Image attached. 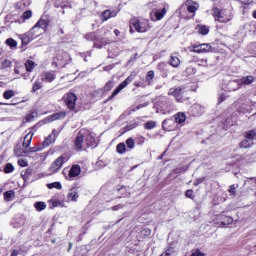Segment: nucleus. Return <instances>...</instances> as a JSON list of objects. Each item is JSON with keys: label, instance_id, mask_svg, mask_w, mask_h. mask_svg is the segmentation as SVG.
<instances>
[{"label": "nucleus", "instance_id": "1", "mask_svg": "<svg viewBox=\"0 0 256 256\" xmlns=\"http://www.w3.org/2000/svg\"><path fill=\"white\" fill-rule=\"evenodd\" d=\"M95 143V133L82 129L74 140V147L77 151H81L83 149H87V147H93Z\"/></svg>", "mask_w": 256, "mask_h": 256}, {"label": "nucleus", "instance_id": "2", "mask_svg": "<svg viewBox=\"0 0 256 256\" xmlns=\"http://www.w3.org/2000/svg\"><path fill=\"white\" fill-rule=\"evenodd\" d=\"M156 107L161 113H163V115H167L175 109L173 102H171L167 96L158 97L156 101Z\"/></svg>", "mask_w": 256, "mask_h": 256}, {"label": "nucleus", "instance_id": "3", "mask_svg": "<svg viewBox=\"0 0 256 256\" xmlns=\"http://www.w3.org/2000/svg\"><path fill=\"white\" fill-rule=\"evenodd\" d=\"M213 15L215 21H218V23H229V21L233 19V15L231 14V12L227 10H221L219 8L213 9Z\"/></svg>", "mask_w": 256, "mask_h": 256}, {"label": "nucleus", "instance_id": "4", "mask_svg": "<svg viewBox=\"0 0 256 256\" xmlns=\"http://www.w3.org/2000/svg\"><path fill=\"white\" fill-rule=\"evenodd\" d=\"M130 25L131 27H134L135 31H137V33H147V31H149V22L147 21H141L137 18H133L130 21Z\"/></svg>", "mask_w": 256, "mask_h": 256}, {"label": "nucleus", "instance_id": "5", "mask_svg": "<svg viewBox=\"0 0 256 256\" xmlns=\"http://www.w3.org/2000/svg\"><path fill=\"white\" fill-rule=\"evenodd\" d=\"M186 93L187 91L185 90V87L180 86L176 88H171L168 92V95H172V97H175L178 103H183V101H185L186 99L185 97Z\"/></svg>", "mask_w": 256, "mask_h": 256}, {"label": "nucleus", "instance_id": "6", "mask_svg": "<svg viewBox=\"0 0 256 256\" xmlns=\"http://www.w3.org/2000/svg\"><path fill=\"white\" fill-rule=\"evenodd\" d=\"M134 79L135 75L131 74L130 76H128L122 83H120L115 88L112 94L108 97V101H111V99L117 97V95H119V93H121V91H123V89H125V87H127V85H129V83H131Z\"/></svg>", "mask_w": 256, "mask_h": 256}, {"label": "nucleus", "instance_id": "7", "mask_svg": "<svg viewBox=\"0 0 256 256\" xmlns=\"http://www.w3.org/2000/svg\"><path fill=\"white\" fill-rule=\"evenodd\" d=\"M69 161V158L65 155H61L58 157L50 166L49 171L51 173H57L61 167H63L64 163H67Z\"/></svg>", "mask_w": 256, "mask_h": 256}, {"label": "nucleus", "instance_id": "8", "mask_svg": "<svg viewBox=\"0 0 256 256\" xmlns=\"http://www.w3.org/2000/svg\"><path fill=\"white\" fill-rule=\"evenodd\" d=\"M56 65L59 67H65L68 63H71V56L67 52H59L56 56Z\"/></svg>", "mask_w": 256, "mask_h": 256}, {"label": "nucleus", "instance_id": "9", "mask_svg": "<svg viewBox=\"0 0 256 256\" xmlns=\"http://www.w3.org/2000/svg\"><path fill=\"white\" fill-rule=\"evenodd\" d=\"M39 37V34H35V32L31 29L30 31L26 32L25 34L20 35V40L22 41L23 46H27V44L30 41H33V39H37Z\"/></svg>", "mask_w": 256, "mask_h": 256}, {"label": "nucleus", "instance_id": "10", "mask_svg": "<svg viewBox=\"0 0 256 256\" xmlns=\"http://www.w3.org/2000/svg\"><path fill=\"white\" fill-rule=\"evenodd\" d=\"M77 103V95H75L73 92H70L65 97V105L70 109V111H73L75 109V105Z\"/></svg>", "mask_w": 256, "mask_h": 256}, {"label": "nucleus", "instance_id": "11", "mask_svg": "<svg viewBox=\"0 0 256 256\" xmlns=\"http://www.w3.org/2000/svg\"><path fill=\"white\" fill-rule=\"evenodd\" d=\"M211 49L212 47L210 44L204 43L192 46V49H190V51L192 53H210Z\"/></svg>", "mask_w": 256, "mask_h": 256}, {"label": "nucleus", "instance_id": "12", "mask_svg": "<svg viewBox=\"0 0 256 256\" xmlns=\"http://www.w3.org/2000/svg\"><path fill=\"white\" fill-rule=\"evenodd\" d=\"M188 112L190 113V115H192V117H199L200 115H203V113H205V107L196 103L189 108Z\"/></svg>", "mask_w": 256, "mask_h": 256}, {"label": "nucleus", "instance_id": "13", "mask_svg": "<svg viewBox=\"0 0 256 256\" xmlns=\"http://www.w3.org/2000/svg\"><path fill=\"white\" fill-rule=\"evenodd\" d=\"M49 25V22L46 19L41 18L33 27L32 30L35 33V29H38L40 31L39 35H42V33H45L47 31V26Z\"/></svg>", "mask_w": 256, "mask_h": 256}, {"label": "nucleus", "instance_id": "14", "mask_svg": "<svg viewBox=\"0 0 256 256\" xmlns=\"http://www.w3.org/2000/svg\"><path fill=\"white\" fill-rule=\"evenodd\" d=\"M79 175H81V166L74 164L69 170L67 179L68 181H73V179L79 177Z\"/></svg>", "mask_w": 256, "mask_h": 256}, {"label": "nucleus", "instance_id": "15", "mask_svg": "<svg viewBox=\"0 0 256 256\" xmlns=\"http://www.w3.org/2000/svg\"><path fill=\"white\" fill-rule=\"evenodd\" d=\"M176 127L177 122H175L174 118H168L162 122V129H164V131H173Z\"/></svg>", "mask_w": 256, "mask_h": 256}, {"label": "nucleus", "instance_id": "16", "mask_svg": "<svg viewBox=\"0 0 256 256\" xmlns=\"http://www.w3.org/2000/svg\"><path fill=\"white\" fill-rule=\"evenodd\" d=\"M167 9L162 8L150 13V18L152 21H161L165 17Z\"/></svg>", "mask_w": 256, "mask_h": 256}, {"label": "nucleus", "instance_id": "17", "mask_svg": "<svg viewBox=\"0 0 256 256\" xmlns=\"http://www.w3.org/2000/svg\"><path fill=\"white\" fill-rule=\"evenodd\" d=\"M253 102L251 100H245L242 105L238 108V113H251Z\"/></svg>", "mask_w": 256, "mask_h": 256}, {"label": "nucleus", "instance_id": "18", "mask_svg": "<svg viewBox=\"0 0 256 256\" xmlns=\"http://www.w3.org/2000/svg\"><path fill=\"white\" fill-rule=\"evenodd\" d=\"M65 117H67V111H61L48 116L46 119L48 123H53V121H59L65 119Z\"/></svg>", "mask_w": 256, "mask_h": 256}, {"label": "nucleus", "instance_id": "19", "mask_svg": "<svg viewBox=\"0 0 256 256\" xmlns=\"http://www.w3.org/2000/svg\"><path fill=\"white\" fill-rule=\"evenodd\" d=\"M117 13H119L117 10H104L100 16L101 21H109L112 17H117Z\"/></svg>", "mask_w": 256, "mask_h": 256}, {"label": "nucleus", "instance_id": "20", "mask_svg": "<svg viewBox=\"0 0 256 256\" xmlns=\"http://www.w3.org/2000/svg\"><path fill=\"white\" fill-rule=\"evenodd\" d=\"M239 89H241V82L239 79L229 81L226 87L227 91H237Z\"/></svg>", "mask_w": 256, "mask_h": 256}, {"label": "nucleus", "instance_id": "21", "mask_svg": "<svg viewBox=\"0 0 256 256\" xmlns=\"http://www.w3.org/2000/svg\"><path fill=\"white\" fill-rule=\"evenodd\" d=\"M57 135H59V132L57 130H53L52 133L43 141V147H49V145L55 141V137H57Z\"/></svg>", "mask_w": 256, "mask_h": 256}, {"label": "nucleus", "instance_id": "22", "mask_svg": "<svg viewBox=\"0 0 256 256\" xmlns=\"http://www.w3.org/2000/svg\"><path fill=\"white\" fill-rule=\"evenodd\" d=\"M57 135H59V132L57 130H53L52 133L43 141V147H49V145L55 141V137H57Z\"/></svg>", "mask_w": 256, "mask_h": 256}, {"label": "nucleus", "instance_id": "23", "mask_svg": "<svg viewBox=\"0 0 256 256\" xmlns=\"http://www.w3.org/2000/svg\"><path fill=\"white\" fill-rule=\"evenodd\" d=\"M57 135H59V132L57 130H53L52 133L43 141V147H49V145L55 141V137H57Z\"/></svg>", "mask_w": 256, "mask_h": 256}, {"label": "nucleus", "instance_id": "24", "mask_svg": "<svg viewBox=\"0 0 256 256\" xmlns=\"http://www.w3.org/2000/svg\"><path fill=\"white\" fill-rule=\"evenodd\" d=\"M218 221H220V227H227L233 223V218L222 214L218 217Z\"/></svg>", "mask_w": 256, "mask_h": 256}, {"label": "nucleus", "instance_id": "25", "mask_svg": "<svg viewBox=\"0 0 256 256\" xmlns=\"http://www.w3.org/2000/svg\"><path fill=\"white\" fill-rule=\"evenodd\" d=\"M186 7L188 13H192L193 15H195V12L197 11V9H199V3L188 0L186 1Z\"/></svg>", "mask_w": 256, "mask_h": 256}, {"label": "nucleus", "instance_id": "26", "mask_svg": "<svg viewBox=\"0 0 256 256\" xmlns=\"http://www.w3.org/2000/svg\"><path fill=\"white\" fill-rule=\"evenodd\" d=\"M27 153V148L21 146V144L16 145L14 148V155L16 157H25V154Z\"/></svg>", "mask_w": 256, "mask_h": 256}, {"label": "nucleus", "instance_id": "27", "mask_svg": "<svg viewBox=\"0 0 256 256\" xmlns=\"http://www.w3.org/2000/svg\"><path fill=\"white\" fill-rule=\"evenodd\" d=\"M67 199L74 202L77 201L79 199V192H77V189L75 188L70 189L67 194Z\"/></svg>", "mask_w": 256, "mask_h": 256}, {"label": "nucleus", "instance_id": "28", "mask_svg": "<svg viewBox=\"0 0 256 256\" xmlns=\"http://www.w3.org/2000/svg\"><path fill=\"white\" fill-rule=\"evenodd\" d=\"M55 74L51 72H44L42 75V81H45L46 83H53L55 81Z\"/></svg>", "mask_w": 256, "mask_h": 256}, {"label": "nucleus", "instance_id": "29", "mask_svg": "<svg viewBox=\"0 0 256 256\" xmlns=\"http://www.w3.org/2000/svg\"><path fill=\"white\" fill-rule=\"evenodd\" d=\"M85 39L87 41H94V46L97 47L98 49H101L103 47V45L97 44V37H96L95 33L86 34Z\"/></svg>", "mask_w": 256, "mask_h": 256}, {"label": "nucleus", "instance_id": "30", "mask_svg": "<svg viewBox=\"0 0 256 256\" xmlns=\"http://www.w3.org/2000/svg\"><path fill=\"white\" fill-rule=\"evenodd\" d=\"M20 175L24 181H29V177L33 175V169L27 168L25 170H22Z\"/></svg>", "mask_w": 256, "mask_h": 256}, {"label": "nucleus", "instance_id": "31", "mask_svg": "<svg viewBox=\"0 0 256 256\" xmlns=\"http://www.w3.org/2000/svg\"><path fill=\"white\" fill-rule=\"evenodd\" d=\"M31 141H33V134L28 133L24 137V141H23V144H22L24 149H29V147L31 146Z\"/></svg>", "mask_w": 256, "mask_h": 256}, {"label": "nucleus", "instance_id": "32", "mask_svg": "<svg viewBox=\"0 0 256 256\" xmlns=\"http://www.w3.org/2000/svg\"><path fill=\"white\" fill-rule=\"evenodd\" d=\"M186 119H187V116H185V113L183 112H179L174 116V121L179 125H181V123H185Z\"/></svg>", "mask_w": 256, "mask_h": 256}, {"label": "nucleus", "instance_id": "33", "mask_svg": "<svg viewBox=\"0 0 256 256\" xmlns=\"http://www.w3.org/2000/svg\"><path fill=\"white\" fill-rule=\"evenodd\" d=\"M15 199V192L13 190H8L4 192V201L11 202Z\"/></svg>", "mask_w": 256, "mask_h": 256}, {"label": "nucleus", "instance_id": "34", "mask_svg": "<svg viewBox=\"0 0 256 256\" xmlns=\"http://www.w3.org/2000/svg\"><path fill=\"white\" fill-rule=\"evenodd\" d=\"M239 81H240V85H251V83H253V81H255V77L246 76V77L239 79Z\"/></svg>", "mask_w": 256, "mask_h": 256}, {"label": "nucleus", "instance_id": "35", "mask_svg": "<svg viewBox=\"0 0 256 256\" xmlns=\"http://www.w3.org/2000/svg\"><path fill=\"white\" fill-rule=\"evenodd\" d=\"M25 67H26V71H28V73L33 72V69H35V67H37V64H35V62H33V60H27L25 62Z\"/></svg>", "mask_w": 256, "mask_h": 256}, {"label": "nucleus", "instance_id": "36", "mask_svg": "<svg viewBox=\"0 0 256 256\" xmlns=\"http://www.w3.org/2000/svg\"><path fill=\"white\" fill-rule=\"evenodd\" d=\"M169 63L171 67H179V65H181V60L177 56H171Z\"/></svg>", "mask_w": 256, "mask_h": 256}, {"label": "nucleus", "instance_id": "37", "mask_svg": "<svg viewBox=\"0 0 256 256\" xmlns=\"http://www.w3.org/2000/svg\"><path fill=\"white\" fill-rule=\"evenodd\" d=\"M244 137L253 142V140L256 139V131L255 130H249V131L244 133Z\"/></svg>", "mask_w": 256, "mask_h": 256}, {"label": "nucleus", "instance_id": "38", "mask_svg": "<svg viewBox=\"0 0 256 256\" xmlns=\"http://www.w3.org/2000/svg\"><path fill=\"white\" fill-rule=\"evenodd\" d=\"M197 29H198V33L200 35H209V27H207L205 25H203V26L198 25Z\"/></svg>", "mask_w": 256, "mask_h": 256}, {"label": "nucleus", "instance_id": "39", "mask_svg": "<svg viewBox=\"0 0 256 256\" xmlns=\"http://www.w3.org/2000/svg\"><path fill=\"white\" fill-rule=\"evenodd\" d=\"M153 79H155V72L153 70L148 71L146 75V83L147 85H151Z\"/></svg>", "mask_w": 256, "mask_h": 256}, {"label": "nucleus", "instance_id": "40", "mask_svg": "<svg viewBox=\"0 0 256 256\" xmlns=\"http://www.w3.org/2000/svg\"><path fill=\"white\" fill-rule=\"evenodd\" d=\"M251 145H253V142L251 140H249L248 138H245L240 143V147H242L243 149H249V147H251Z\"/></svg>", "mask_w": 256, "mask_h": 256}, {"label": "nucleus", "instance_id": "41", "mask_svg": "<svg viewBox=\"0 0 256 256\" xmlns=\"http://www.w3.org/2000/svg\"><path fill=\"white\" fill-rule=\"evenodd\" d=\"M116 151L117 153H119L120 155H123V153H125V151H127V146L125 145V143H119L116 146Z\"/></svg>", "mask_w": 256, "mask_h": 256}, {"label": "nucleus", "instance_id": "42", "mask_svg": "<svg viewBox=\"0 0 256 256\" xmlns=\"http://www.w3.org/2000/svg\"><path fill=\"white\" fill-rule=\"evenodd\" d=\"M6 45H8L10 49H17V41L13 38H8L6 40Z\"/></svg>", "mask_w": 256, "mask_h": 256}, {"label": "nucleus", "instance_id": "43", "mask_svg": "<svg viewBox=\"0 0 256 256\" xmlns=\"http://www.w3.org/2000/svg\"><path fill=\"white\" fill-rule=\"evenodd\" d=\"M34 207L37 211H45V209H47V205L45 204V202H36L34 204Z\"/></svg>", "mask_w": 256, "mask_h": 256}, {"label": "nucleus", "instance_id": "44", "mask_svg": "<svg viewBox=\"0 0 256 256\" xmlns=\"http://www.w3.org/2000/svg\"><path fill=\"white\" fill-rule=\"evenodd\" d=\"M113 87H115V83L113 82V80L108 81L103 87L104 93H107V91H111Z\"/></svg>", "mask_w": 256, "mask_h": 256}, {"label": "nucleus", "instance_id": "45", "mask_svg": "<svg viewBox=\"0 0 256 256\" xmlns=\"http://www.w3.org/2000/svg\"><path fill=\"white\" fill-rule=\"evenodd\" d=\"M47 187H48L49 189H58V190L63 189V186L61 185V182L49 183V184H47Z\"/></svg>", "mask_w": 256, "mask_h": 256}, {"label": "nucleus", "instance_id": "46", "mask_svg": "<svg viewBox=\"0 0 256 256\" xmlns=\"http://www.w3.org/2000/svg\"><path fill=\"white\" fill-rule=\"evenodd\" d=\"M43 87V84L37 80L33 85H32V93H37V91H39V89H41Z\"/></svg>", "mask_w": 256, "mask_h": 256}, {"label": "nucleus", "instance_id": "47", "mask_svg": "<svg viewBox=\"0 0 256 256\" xmlns=\"http://www.w3.org/2000/svg\"><path fill=\"white\" fill-rule=\"evenodd\" d=\"M31 5V0H21L18 4L17 7L18 9H23V7H29Z\"/></svg>", "mask_w": 256, "mask_h": 256}, {"label": "nucleus", "instance_id": "48", "mask_svg": "<svg viewBox=\"0 0 256 256\" xmlns=\"http://www.w3.org/2000/svg\"><path fill=\"white\" fill-rule=\"evenodd\" d=\"M14 223H15L14 227L16 228L22 227V225H25V218L18 217L15 219Z\"/></svg>", "mask_w": 256, "mask_h": 256}, {"label": "nucleus", "instance_id": "49", "mask_svg": "<svg viewBox=\"0 0 256 256\" xmlns=\"http://www.w3.org/2000/svg\"><path fill=\"white\" fill-rule=\"evenodd\" d=\"M15 171V167L11 163H7L6 166L4 167V173L9 174L13 173Z\"/></svg>", "mask_w": 256, "mask_h": 256}, {"label": "nucleus", "instance_id": "50", "mask_svg": "<svg viewBox=\"0 0 256 256\" xmlns=\"http://www.w3.org/2000/svg\"><path fill=\"white\" fill-rule=\"evenodd\" d=\"M15 95V91L13 90H6L4 93H3V97L4 99H12V97Z\"/></svg>", "mask_w": 256, "mask_h": 256}, {"label": "nucleus", "instance_id": "51", "mask_svg": "<svg viewBox=\"0 0 256 256\" xmlns=\"http://www.w3.org/2000/svg\"><path fill=\"white\" fill-rule=\"evenodd\" d=\"M31 17H33V12L31 10H27L22 14V19L24 21H27V19H31Z\"/></svg>", "mask_w": 256, "mask_h": 256}, {"label": "nucleus", "instance_id": "52", "mask_svg": "<svg viewBox=\"0 0 256 256\" xmlns=\"http://www.w3.org/2000/svg\"><path fill=\"white\" fill-rule=\"evenodd\" d=\"M37 115H38L37 111L31 112L30 114H28L26 116V121H28V122L33 121L34 119H36Z\"/></svg>", "mask_w": 256, "mask_h": 256}, {"label": "nucleus", "instance_id": "53", "mask_svg": "<svg viewBox=\"0 0 256 256\" xmlns=\"http://www.w3.org/2000/svg\"><path fill=\"white\" fill-rule=\"evenodd\" d=\"M155 127H157V123L155 121H148L145 124V129L147 130L155 129Z\"/></svg>", "mask_w": 256, "mask_h": 256}, {"label": "nucleus", "instance_id": "54", "mask_svg": "<svg viewBox=\"0 0 256 256\" xmlns=\"http://www.w3.org/2000/svg\"><path fill=\"white\" fill-rule=\"evenodd\" d=\"M126 145L128 149H135V141L133 140V138H128L126 140Z\"/></svg>", "mask_w": 256, "mask_h": 256}, {"label": "nucleus", "instance_id": "55", "mask_svg": "<svg viewBox=\"0 0 256 256\" xmlns=\"http://www.w3.org/2000/svg\"><path fill=\"white\" fill-rule=\"evenodd\" d=\"M140 235L142 237H149V235H151V229L149 228H145L140 232Z\"/></svg>", "mask_w": 256, "mask_h": 256}, {"label": "nucleus", "instance_id": "56", "mask_svg": "<svg viewBox=\"0 0 256 256\" xmlns=\"http://www.w3.org/2000/svg\"><path fill=\"white\" fill-rule=\"evenodd\" d=\"M52 207H63V202L61 200L55 199L51 200Z\"/></svg>", "mask_w": 256, "mask_h": 256}, {"label": "nucleus", "instance_id": "57", "mask_svg": "<svg viewBox=\"0 0 256 256\" xmlns=\"http://www.w3.org/2000/svg\"><path fill=\"white\" fill-rule=\"evenodd\" d=\"M166 253H169V255H173V253H175V246H173V244H170L166 249H165Z\"/></svg>", "mask_w": 256, "mask_h": 256}, {"label": "nucleus", "instance_id": "58", "mask_svg": "<svg viewBox=\"0 0 256 256\" xmlns=\"http://www.w3.org/2000/svg\"><path fill=\"white\" fill-rule=\"evenodd\" d=\"M12 63L9 60H4L1 64V69H8V67H11Z\"/></svg>", "mask_w": 256, "mask_h": 256}, {"label": "nucleus", "instance_id": "59", "mask_svg": "<svg viewBox=\"0 0 256 256\" xmlns=\"http://www.w3.org/2000/svg\"><path fill=\"white\" fill-rule=\"evenodd\" d=\"M43 148L41 147H30L28 150H27V153H37V151H41Z\"/></svg>", "mask_w": 256, "mask_h": 256}, {"label": "nucleus", "instance_id": "60", "mask_svg": "<svg viewBox=\"0 0 256 256\" xmlns=\"http://www.w3.org/2000/svg\"><path fill=\"white\" fill-rule=\"evenodd\" d=\"M238 187H239V185H235V184L231 185V186H230V189L228 190L229 193H230L231 195H235V193H236Z\"/></svg>", "mask_w": 256, "mask_h": 256}, {"label": "nucleus", "instance_id": "61", "mask_svg": "<svg viewBox=\"0 0 256 256\" xmlns=\"http://www.w3.org/2000/svg\"><path fill=\"white\" fill-rule=\"evenodd\" d=\"M18 165H19L20 167H27V165H29V162H27L26 159H19V160H18Z\"/></svg>", "mask_w": 256, "mask_h": 256}, {"label": "nucleus", "instance_id": "62", "mask_svg": "<svg viewBox=\"0 0 256 256\" xmlns=\"http://www.w3.org/2000/svg\"><path fill=\"white\" fill-rule=\"evenodd\" d=\"M225 99H227V95L220 94L218 97V103H223V101H225Z\"/></svg>", "mask_w": 256, "mask_h": 256}, {"label": "nucleus", "instance_id": "63", "mask_svg": "<svg viewBox=\"0 0 256 256\" xmlns=\"http://www.w3.org/2000/svg\"><path fill=\"white\" fill-rule=\"evenodd\" d=\"M185 196L188 197V199H193V190H187Z\"/></svg>", "mask_w": 256, "mask_h": 256}, {"label": "nucleus", "instance_id": "64", "mask_svg": "<svg viewBox=\"0 0 256 256\" xmlns=\"http://www.w3.org/2000/svg\"><path fill=\"white\" fill-rule=\"evenodd\" d=\"M191 256H205V254L201 252V250H196L191 254Z\"/></svg>", "mask_w": 256, "mask_h": 256}]
</instances>
